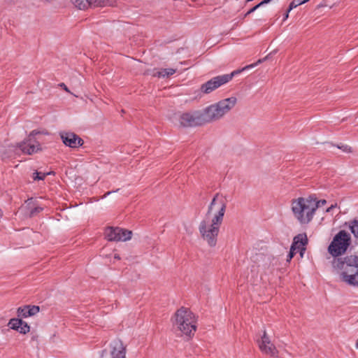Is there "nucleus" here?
I'll list each match as a JSON object with an SVG mask.
<instances>
[{
  "instance_id": "a211bd4d",
  "label": "nucleus",
  "mask_w": 358,
  "mask_h": 358,
  "mask_svg": "<svg viewBox=\"0 0 358 358\" xmlns=\"http://www.w3.org/2000/svg\"><path fill=\"white\" fill-rule=\"evenodd\" d=\"M176 69L171 68L162 69L160 70L154 69L152 75L153 76H157L159 78H165L172 76L173 73H176Z\"/></svg>"
},
{
  "instance_id": "ddd939ff",
  "label": "nucleus",
  "mask_w": 358,
  "mask_h": 358,
  "mask_svg": "<svg viewBox=\"0 0 358 358\" xmlns=\"http://www.w3.org/2000/svg\"><path fill=\"white\" fill-rule=\"evenodd\" d=\"M60 137L65 145L72 148H78L83 144V140L73 132H61Z\"/></svg>"
},
{
  "instance_id": "cd10ccee",
  "label": "nucleus",
  "mask_w": 358,
  "mask_h": 358,
  "mask_svg": "<svg viewBox=\"0 0 358 358\" xmlns=\"http://www.w3.org/2000/svg\"><path fill=\"white\" fill-rule=\"evenodd\" d=\"M301 0H294L292 2L290 3L288 12H290L293 8H296L298 6L301 5Z\"/></svg>"
},
{
  "instance_id": "b1692460",
  "label": "nucleus",
  "mask_w": 358,
  "mask_h": 358,
  "mask_svg": "<svg viewBox=\"0 0 358 358\" xmlns=\"http://www.w3.org/2000/svg\"><path fill=\"white\" fill-rule=\"evenodd\" d=\"M43 210V208L36 206L35 207L31 209V210L29 213V215L30 217H33L37 215L38 213H40Z\"/></svg>"
},
{
  "instance_id": "f03ea898",
  "label": "nucleus",
  "mask_w": 358,
  "mask_h": 358,
  "mask_svg": "<svg viewBox=\"0 0 358 358\" xmlns=\"http://www.w3.org/2000/svg\"><path fill=\"white\" fill-rule=\"evenodd\" d=\"M38 134L36 131H33L29 137L23 142L17 144V145H8V148L2 150L0 148V155L2 159L10 158L13 157L20 150L23 153L32 155L41 150L39 143L34 139V136Z\"/></svg>"
},
{
  "instance_id": "20e7f679",
  "label": "nucleus",
  "mask_w": 358,
  "mask_h": 358,
  "mask_svg": "<svg viewBox=\"0 0 358 358\" xmlns=\"http://www.w3.org/2000/svg\"><path fill=\"white\" fill-rule=\"evenodd\" d=\"M172 122L182 127H196L207 123L203 110L176 113L172 117Z\"/></svg>"
},
{
  "instance_id": "a878e982",
  "label": "nucleus",
  "mask_w": 358,
  "mask_h": 358,
  "mask_svg": "<svg viewBox=\"0 0 358 358\" xmlns=\"http://www.w3.org/2000/svg\"><path fill=\"white\" fill-rule=\"evenodd\" d=\"M36 206V203H35V201L32 198H31V199H28L25 201L24 208H27V210L29 212L31 210V209L33 208L34 207H35Z\"/></svg>"
},
{
  "instance_id": "4be33fe9",
  "label": "nucleus",
  "mask_w": 358,
  "mask_h": 358,
  "mask_svg": "<svg viewBox=\"0 0 358 358\" xmlns=\"http://www.w3.org/2000/svg\"><path fill=\"white\" fill-rule=\"evenodd\" d=\"M349 227L356 238H358V218L349 222Z\"/></svg>"
},
{
  "instance_id": "f8f14e48",
  "label": "nucleus",
  "mask_w": 358,
  "mask_h": 358,
  "mask_svg": "<svg viewBox=\"0 0 358 358\" xmlns=\"http://www.w3.org/2000/svg\"><path fill=\"white\" fill-rule=\"evenodd\" d=\"M259 347L261 351L265 354L270 355L272 357H275L278 354V350L275 345L271 343L269 337L267 336L266 331H264V334L261 337V339L258 341Z\"/></svg>"
},
{
  "instance_id": "4c0bfd02",
  "label": "nucleus",
  "mask_w": 358,
  "mask_h": 358,
  "mask_svg": "<svg viewBox=\"0 0 358 358\" xmlns=\"http://www.w3.org/2000/svg\"><path fill=\"white\" fill-rule=\"evenodd\" d=\"M110 193H111L110 192H108L106 194H104L103 197H105L106 195L110 194Z\"/></svg>"
},
{
  "instance_id": "c756f323",
  "label": "nucleus",
  "mask_w": 358,
  "mask_h": 358,
  "mask_svg": "<svg viewBox=\"0 0 358 358\" xmlns=\"http://www.w3.org/2000/svg\"><path fill=\"white\" fill-rule=\"evenodd\" d=\"M327 201L326 200L324 199H321V200H319L318 201H317V203L315 204H313V206L314 208H315V210L319 208V207H321L322 206H324V204H326Z\"/></svg>"
},
{
  "instance_id": "0eeeda50",
  "label": "nucleus",
  "mask_w": 358,
  "mask_h": 358,
  "mask_svg": "<svg viewBox=\"0 0 358 358\" xmlns=\"http://www.w3.org/2000/svg\"><path fill=\"white\" fill-rule=\"evenodd\" d=\"M254 65H247L241 69L236 70L230 74H224L213 78L201 86V91L204 94H210L220 86L229 82L233 77L245 70L252 69Z\"/></svg>"
},
{
  "instance_id": "c85d7f7f",
  "label": "nucleus",
  "mask_w": 358,
  "mask_h": 358,
  "mask_svg": "<svg viewBox=\"0 0 358 358\" xmlns=\"http://www.w3.org/2000/svg\"><path fill=\"white\" fill-rule=\"evenodd\" d=\"M275 51H273V52L270 53L269 55H268L263 59H259L256 63L252 64L251 65H254L252 68H253V67L256 66L257 64H261V63L265 62L266 60H267L268 59L269 56L271 54L275 53Z\"/></svg>"
},
{
  "instance_id": "2eb2a0df",
  "label": "nucleus",
  "mask_w": 358,
  "mask_h": 358,
  "mask_svg": "<svg viewBox=\"0 0 358 358\" xmlns=\"http://www.w3.org/2000/svg\"><path fill=\"white\" fill-rule=\"evenodd\" d=\"M341 279L342 281L352 286H358V268L353 273L349 271H343L341 273Z\"/></svg>"
},
{
  "instance_id": "2f4dec72",
  "label": "nucleus",
  "mask_w": 358,
  "mask_h": 358,
  "mask_svg": "<svg viewBox=\"0 0 358 358\" xmlns=\"http://www.w3.org/2000/svg\"><path fill=\"white\" fill-rule=\"evenodd\" d=\"M59 87H62L66 92L71 93L69 88L66 87V85L64 83H60L59 85Z\"/></svg>"
},
{
  "instance_id": "423d86ee",
  "label": "nucleus",
  "mask_w": 358,
  "mask_h": 358,
  "mask_svg": "<svg viewBox=\"0 0 358 358\" xmlns=\"http://www.w3.org/2000/svg\"><path fill=\"white\" fill-rule=\"evenodd\" d=\"M351 243L350 234L345 230H341L335 235L328 247V252L336 258L345 254Z\"/></svg>"
},
{
  "instance_id": "e433bc0d",
  "label": "nucleus",
  "mask_w": 358,
  "mask_h": 358,
  "mask_svg": "<svg viewBox=\"0 0 358 358\" xmlns=\"http://www.w3.org/2000/svg\"><path fill=\"white\" fill-rule=\"evenodd\" d=\"M115 259H120V257H119V255H115Z\"/></svg>"
},
{
  "instance_id": "f257e3e1",
  "label": "nucleus",
  "mask_w": 358,
  "mask_h": 358,
  "mask_svg": "<svg viewBox=\"0 0 358 358\" xmlns=\"http://www.w3.org/2000/svg\"><path fill=\"white\" fill-rule=\"evenodd\" d=\"M227 205L224 199L216 194L211 201L206 219L203 220L199 225V232L208 245L213 247L217 243V236L219 233L223 217L226 211Z\"/></svg>"
},
{
  "instance_id": "1a4fd4ad",
  "label": "nucleus",
  "mask_w": 358,
  "mask_h": 358,
  "mask_svg": "<svg viewBox=\"0 0 358 358\" xmlns=\"http://www.w3.org/2000/svg\"><path fill=\"white\" fill-rule=\"evenodd\" d=\"M131 231L120 227H108L105 236L109 241H126L131 239Z\"/></svg>"
},
{
  "instance_id": "39448f33",
  "label": "nucleus",
  "mask_w": 358,
  "mask_h": 358,
  "mask_svg": "<svg viewBox=\"0 0 358 358\" xmlns=\"http://www.w3.org/2000/svg\"><path fill=\"white\" fill-rule=\"evenodd\" d=\"M292 209L295 217L301 224L310 222L316 210L312 202L303 198H299L294 201Z\"/></svg>"
},
{
  "instance_id": "c9c22d12",
  "label": "nucleus",
  "mask_w": 358,
  "mask_h": 358,
  "mask_svg": "<svg viewBox=\"0 0 358 358\" xmlns=\"http://www.w3.org/2000/svg\"><path fill=\"white\" fill-rule=\"evenodd\" d=\"M310 0H303V1H301V3L303 4L308 1H309Z\"/></svg>"
},
{
  "instance_id": "dca6fc26",
  "label": "nucleus",
  "mask_w": 358,
  "mask_h": 358,
  "mask_svg": "<svg viewBox=\"0 0 358 358\" xmlns=\"http://www.w3.org/2000/svg\"><path fill=\"white\" fill-rule=\"evenodd\" d=\"M40 310L38 306L27 305L22 307H19L17 310L18 317H27L35 315Z\"/></svg>"
},
{
  "instance_id": "f704fd0d",
  "label": "nucleus",
  "mask_w": 358,
  "mask_h": 358,
  "mask_svg": "<svg viewBox=\"0 0 358 358\" xmlns=\"http://www.w3.org/2000/svg\"><path fill=\"white\" fill-rule=\"evenodd\" d=\"M289 13L288 10L287 11L286 14L285 15V17H284V20H287L289 17Z\"/></svg>"
},
{
  "instance_id": "393cba45",
  "label": "nucleus",
  "mask_w": 358,
  "mask_h": 358,
  "mask_svg": "<svg viewBox=\"0 0 358 358\" xmlns=\"http://www.w3.org/2000/svg\"><path fill=\"white\" fill-rule=\"evenodd\" d=\"M30 330V327L28 325V324L22 320V326H20V328H18V331L20 334H25L28 333Z\"/></svg>"
},
{
  "instance_id": "bb28decb",
  "label": "nucleus",
  "mask_w": 358,
  "mask_h": 358,
  "mask_svg": "<svg viewBox=\"0 0 358 358\" xmlns=\"http://www.w3.org/2000/svg\"><path fill=\"white\" fill-rule=\"evenodd\" d=\"M337 147H338V148L342 150L344 152H346V153H349L352 151V148L350 146H349L348 145L341 144V145H338Z\"/></svg>"
},
{
  "instance_id": "7c9ffc66",
  "label": "nucleus",
  "mask_w": 358,
  "mask_h": 358,
  "mask_svg": "<svg viewBox=\"0 0 358 358\" xmlns=\"http://www.w3.org/2000/svg\"><path fill=\"white\" fill-rule=\"evenodd\" d=\"M260 7V5L257 4L255 6L252 7L251 9H250L245 14V16L250 15V13L255 12L257 8Z\"/></svg>"
},
{
  "instance_id": "72a5a7b5",
  "label": "nucleus",
  "mask_w": 358,
  "mask_h": 358,
  "mask_svg": "<svg viewBox=\"0 0 358 358\" xmlns=\"http://www.w3.org/2000/svg\"><path fill=\"white\" fill-rule=\"evenodd\" d=\"M336 206H334V205H331L330 207H329L327 209V212H330L334 207Z\"/></svg>"
},
{
  "instance_id": "f3484780",
  "label": "nucleus",
  "mask_w": 358,
  "mask_h": 358,
  "mask_svg": "<svg viewBox=\"0 0 358 358\" xmlns=\"http://www.w3.org/2000/svg\"><path fill=\"white\" fill-rule=\"evenodd\" d=\"M225 115L229 113L236 105L237 98L231 96L218 101Z\"/></svg>"
},
{
  "instance_id": "6e6552de",
  "label": "nucleus",
  "mask_w": 358,
  "mask_h": 358,
  "mask_svg": "<svg viewBox=\"0 0 358 358\" xmlns=\"http://www.w3.org/2000/svg\"><path fill=\"white\" fill-rule=\"evenodd\" d=\"M332 266L334 268L349 271L353 273L358 268V257L357 255H350L344 258L336 257L332 262Z\"/></svg>"
},
{
  "instance_id": "412c9836",
  "label": "nucleus",
  "mask_w": 358,
  "mask_h": 358,
  "mask_svg": "<svg viewBox=\"0 0 358 358\" xmlns=\"http://www.w3.org/2000/svg\"><path fill=\"white\" fill-rule=\"evenodd\" d=\"M22 320L20 318H12L10 320L8 326L13 329L18 331V328L22 326Z\"/></svg>"
},
{
  "instance_id": "6ab92c4d",
  "label": "nucleus",
  "mask_w": 358,
  "mask_h": 358,
  "mask_svg": "<svg viewBox=\"0 0 358 358\" xmlns=\"http://www.w3.org/2000/svg\"><path fill=\"white\" fill-rule=\"evenodd\" d=\"M71 2L80 10H85L90 6V0H71Z\"/></svg>"
},
{
  "instance_id": "5701e85b",
  "label": "nucleus",
  "mask_w": 358,
  "mask_h": 358,
  "mask_svg": "<svg viewBox=\"0 0 358 358\" xmlns=\"http://www.w3.org/2000/svg\"><path fill=\"white\" fill-rule=\"evenodd\" d=\"M96 3L97 6H113L115 0H97L94 1Z\"/></svg>"
},
{
  "instance_id": "7ed1b4c3",
  "label": "nucleus",
  "mask_w": 358,
  "mask_h": 358,
  "mask_svg": "<svg viewBox=\"0 0 358 358\" xmlns=\"http://www.w3.org/2000/svg\"><path fill=\"white\" fill-rule=\"evenodd\" d=\"M175 324L185 335L191 337L196 330V319L194 313L188 308L181 307L175 313Z\"/></svg>"
},
{
  "instance_id": "aec40b11",
  "label": "nucleus",
  "mask_w": 358,
  "mask_h": 358,
  "mask_svg": "<svg viewBox=\"0 0 358 358\" xmlns=\"http://www.w3.org/2000/svg\"><path fill=\"white\" fill-rule=\"evenodd\" d=\"M49 176H55V172L54 171H48V172H43V171H35L33 173V179H44L45 177Z\"/></svg>"
},
{
  "instance_id": "9d476101",
  "label": "nucleus",
  "mask_w": 358,
  "mask_h": 358,
  "mask_svg": "<svg viewBox=\"0 0 358 358\" xmlns=\"http://www.w3.org/2000/svg\"><path fill=\"white\" fill-rule=\"evenodd\" d=\"M308 243V238L306 234H300L294 238L293 243L291 245L289 252L287 255V261L289 262L296 255V250L300 251V255L303 257L306 250L305 245Z\"/></svg>"
},
{
  "instance_id": "4468645a",
  "label": "nucleus",
  "mask_w": 358,
  "mask_h": 358,
  "mask_svg": "<svg viewBox=\"0 0 358 358\" xmlns=\"http://www.w3.org/2000/svg\"><path fill=\"white\" fill-rule=\"evenodd\" d=\"M111 358H125L126 347L120 339H116L111 343Z\"/></svg>"
},
{
  "instance_id": "473e14b6",
  "label": "nucleus",
  "mask_w": 358,
  "mask_h": 358,
  "mask_svg": "<svg viewBox=\"0 0 358 358\" xmlns=\"http://www.w3.org/2000/svg\"><path fill=\"white\" fill-rule=\"evenodd\" d=\"M272 0H264L262 1V2H260L259 3V5H260V7L262 6L263 5H265V4H267L268 3H270Z\"/></svg>"
},
{
  "instance_id": "9b49d317",
  "label": "nucleus",
  "mask_w": 358,
  "mask_h": 358,
  "mask_svg": "<svg viewBox=\"0 0 358 358\" xmlns=\"http://www.w3.org/2000/svg\"><path fill=\"white\" fill-rule=\"evenodd\" d=\"M203 113L207 123L217 121L222 119L225 115L219 102L211 104L209 106L204 108Z\"/></svg>"
}]
</instances>
